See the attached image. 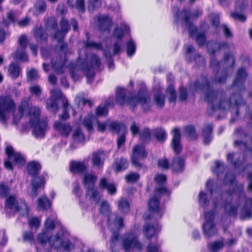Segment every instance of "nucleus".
Instances as JSON below:
<instances>
[{
  "label": "nucleus",
  "mask_w": 252,
  "mask_h": 252,
  "mask_svg": "<svg viewBox=\"0 0 252 252\" xmlns=\"http://www.w3.org/2000/svg\"><path fill=\"white\" fill-rule=\"evenodd\" d=\"M56 218V215H53L52 218H47L44 222V229L37 236V241L41 244L49 242L52 248L57 250L62 247L64 250L70 252L72 244L68 239H62V233L63 231V228L62 232L50 235L49 231L53 230L55 227V224L58 222Z\"/></svg>",
  "instance_id": "1"
},
{
  "label": "nucleus",
  "mask_w": 252,
  "mask_h": 252,
  "mask_svg": "<svg viewBox=\"0 0 252 252\" xmlns=\"http://www.w3.org/2000/svg\"><path fill=\"white\" fill-rule=\"evenodd\" d=\"M209 85L208 81L204 79V83L201 85L200 82H196L192 89L196 91L200 90L206 89L204 96V100L210 103L212 109L214 110L218 109L226 110L230 108L231 104H235L237 106H241L244 104L241 96L239 94H233L230 98L229 101L222 98V94L217 93L209 90Z\"/></svg>",
  "instance_id": "2"
},
{
  "label": "nucleus",
  "mask_w": 252,
  "mask_h": 252,
  "mask_svg": "<svg viewBox=\"0 0 252 252\" xmlns=\"http://www.w3.org/2000/svg\"><path fill=\"white\" fill-rule=\"evenodd\" d=\"M28 110H29L30 124L34 127L32 131L33 134L36 138L44 137L48 129L47 121L46 119H40V108L35 106L29 107L28 100H24L21 102L18 109L20 116H14V123L17 124L24 112Z\"/></svg>",
  "instance_id": "3"
},
{
  "label": "nucleus",
  "mask_w": 252,
  "mask_h": 252,
  "mask_svg": "<svg viewBox=\"0 0 252 252\" xmlns=\"http://www.w3.org/2000/svg\"><path fill=\"white\" fill-rule=\"evenodd\" d=\"M100 58L95 54L87 55L85 59H81L79 57L74 67L71 70L72 77L76 80L77 71H81L87 78V82L91 84L94 80L95 71L99 69L101 66Z\"/></svg>",
  "instance_id": "4"
},
{
  "label": "nucleus",
  "mask_w": 252,
  "mask_h": 252,
  "mask_svg": "<svg viewBox=\"0 0 252 252\" xmlns=\"http://www.w3.org/2000/svg\"><path fill=\"white\" fill-rule=\"evenodd\" d=\"M116 101L121 105H127L131 110H134L138 104L144 111L150 110L152 106L150 97L145 93L139 92L136 95L127 97L126 90L121 87L117 89Z\"/></svg>",
  "instance_id": "5"
},
{
  "label": "nucleus",
  "mask_w": 252,
  "mask_h": 252,
  "mask_svg": "<svg viewBox=\"0 0 252 252\" xmlns=\"http://www.w3.org/2000/svg\"><path fill=\"white\" fill-rule=\"evenodd\" d=\"M202 12L199 10H196L190 14L188 10L183 9L179 13H177L175 16L176 21L179 22L180 20L183 27L188 29L189 36L192 37L195 36L196 41L199 46H202L205 43V34L198 32L196 28L189 22V19L191 18H196Z\"/></svg>",
  "instance_id": "6"
},
{
  "label": "nucleus",
  "mask_w": 252,
  "mask_h": 252,
  "mask_svg": "<svg viewBox=\"0 0 252 252\" xmlns=\"http://www.w3.org/2000/svg\"><path fill=\"white\" fill-rule=\"evenodd\" d=\"M27 168L28 173L32 177V190L31 195L32 197H35L37 194V189L44 187L47 174L43 173L41 175L37 176L41 170V166L39 163L36 161L30 162L27 165Z\"/></svg>",
  "instance_id": "7"
},
{
  "label": "nucleus",
  "mask_w": 252,
  "mask_h": 252,
  "mask_svg": "<svg viewBox=\"0 0 252 252\" xmlns=\"http://www.w3.org/2000/svg\"><path fill=\"white\" fill-rule=\"evenodd\" d=\"M16 108V104L10 95L0 96V123L6 125L10 114Z\"/></svg>",
  "instance_id": "8"
},
{
  "label": "nucleus",
  "mask_w": 252,
  "mask_h": 252,
  "mask_svg": "<svg viewBox=\"0 0 252 252\" xmlns=\"http://www.w3.org/2000/svg\"><path fill=\"white\" fill-rule=\"evenodd\" d=\"M67 50V45L65 43L61 42L60 44V52L56 57L52 58V67L57 73H63L66 68Z\"/></svg>",
  "instance_id": "9"
},
{
  "label": "nucleus",
  "mask_w": 252,
  "mask_h": 252,
  "mask_svg": "<svg viewBox=\"0 0 252 252\" xmlns=\"http://www.w3.org/2000/svg\"><path fill=\"white\" fill-rule=\"evenodd\" d=\"M5 153L7 159L4 162V166L6 169L12 170V164L18 167L25 165L26 160L24 157L20 153L15 152L11 146L6 147Z\"/></svg>",
  "instance_id": "10"
},
{
  "label": "nucleus",
  "mask_w": 252,
  "mask_h": 252,
  "mask_svg": "<svg viewBox=\"0 0 252 252\" xmlns=\"http://www.w3.org/2000/svg\"><path fill=\"white\" fill-rule=\"evenodd\" d=\"M170 193V191H168L164 187L156 189L155 196L151 197L149 201L150 211L154 214L156 217H160L162 213V210L159 207L158 199L159 196L164 194L168 195Z\"/></svg>",
  "instance_id": "11"
},
{
  "label": "nucleus",
  "mask_w": 252,
  "mask_h": 252,
  "mask_svg": "<svg viewBox=\"0 0 252 252\" xmlns=\"http://www.w3.org/2000/svg\"><path fill=\"white\" fill-rule=\"evenodd\" d=\"M5 209L6 211L13 213L24 210L25 213L28 214L29 211L28 206L24 200H18L14 195H10L6 198Z\"/></svg>",
  "instance_id": "12"
},
{
  "label": "nucleus",
  "mask_w": 252,
  "mask_h": 252,
  "mask_svg": "<svg viewBox=\"0 0 252 252\" xmlns=\"http://www.w3.org/2000/svg\"><path fill=\"white\" fill-rule=\"evenodd\" d=\"M123 248L126 252H140L142 246L137 240V235L133 233H128L123 241Z\"/></svg>",
  "instance_id": "13"
},
{
  "label": "nucleus",
  "mask_w": 252,
  "mask_h": 252,
  "mask_svg": "<svg viewBox=\"0 0 252 252\" xmlns=\"http://www.w3.org/2000/svg\"><path fill=\"white\" fill-rule=\"evenodd\" d=\"M215 213L213 212H205V221L203 226V232L208 237H211L217 234L218 229L213 222Z\"/></svg>",
  "instance_id": "14"
},
{
  "label": "nucleus",
  "mask_w": 252,
  "mask_h": 252,
  "mask_svg": "<svg viewBox=\"0 0 252 252\" xmlns=\"http://www.w3.org/2000/svg\"><path fill=\"white\" fill-rule=\"evenodd\" d=\"M220 200L227 201L224 206V210L228 215L234 216L236 215L237 211L236 208L234 207L230 203L232 200L230 193L228 192L223 193L220 195V198L218 202V199L213 198V203L215 208L217 207L220 204Z\"/></svg>",
  "instance_id": "15"
},
{
  "label": "nucleus",
  "mask_w": 252,
  "mask_h": 252,
  "mask_svg": "<svg viewBox=\"0 0 252 252\" xmlns=\"http://www.w3.org/2000/svg\"><path fill=\"white\" fill-rule=\"evenodd\" d=\"M18 43L19 47L13 54V58L21 62H27L28 60V57L25 51L27 45V36L25 35L20 36Z\"/></svg>",
  "instance_id": "16"
},
{
  "label": "nucleus",
  "mask_w": 252,
  "mask_h": 252,
  "mask_svg": "<svg viewBox=\"0 0 252 252\" xmlns=\"http://www.w3.org/2000/svg\"><path fill=\"white\" fill-rule=\"evenodd\" d=\"M147 153L144 147L142 145H137L133 148L131 157L132 164L136 167H141L139 160L145 158Z\"/></svg>",
  "instance_id": "17"
},
{
  "label": "nucleus",
  "mask_w": 252,
  "mask_h": 252,
  "mask_svg": "<svg viewBox=\"0 0 252 252\" xmlns=\"http://www.w3.org/2000/svg\"><path fill=\"white\" fill-rule=\"evenodd\" d=\"M111 129L116 131L117 132L120 131L123 132L122 134L119 135L117 141V147L118 149H120L125 143L126 137L125 132L126 130V128L125 125L122 124L113 122L111 123Z\"/></svg>",
  "instance_id": "18"
},
{
  "label": "nucleus",
  "mask_w": 252,
  "mask_h": 252,
  "mask_svg": "<svg viewBox=\"0 0 252 252\" xmlns=\"http://www.w3.org/2000/svg\"><path fill=\"white\" fill-rule=\"evenodd\" d=\"M53 128L61 136L65 137H67L72 130V127L68 123L62 122L60 121L55 122Z\"/></svg>",
  "instance_id": "19"
},
{
  "label": "nucleus",
  "mask_w": 252,
  "mask_h": 252,
  "mask_svg": "<svg viewBox=\"0 0 252 252\" xmlns=\"http://www.w3.org/2000/svg\"><path fill=\"white\" fill-rule=\"evenodd\" d=\"M61 30L56 32L54 34V38L56 39L59 42H61L65 34L70 30V25L67 20L63 19L60 23Z\"/></svg>",
  "instance_id": "20"
},
{
  "label": "nucleus",
  "mask_w": 252,
  "mask_h": 252,
  "mask_svg": "<svg viewBox=\"0 0 252 252\" xmlns=\"http://www.w3.org/2000/svg\"><path fill=\"white\" fill-rule=\"evenodd\" d=\"M87 37L88 38V40L86 42L84 43V45L85 48H90V49H95L97 50H99L102 49L103 52V54L106 58H109L110 54V48L109 47H106V49L104 48H102V46L101 44L96 43L95 42L93 41L89 40V33H87Z\"/></svg>",
  "instance_id": "21"
},
{
  "label": "nucleus",
  "mask_w": 252,
  "mask_h": 252,
  "mask_svg": "<svg viewBox=\"0 0 252 252\" xmlns=\"http://www.w3.org/2000/svg\"><path fill=\"white\" fill-rule=\"evenodd\" d=\"M173 138L171 142L172 148L177 154L181 152L182 147L180 143V133L179 130L177 128H174L172 130Z\"/></svg>",
  "instance_id": "22"
},
{
  "label": "nucleus",
  "mask_w": 252,
  "mask_h": 252,
  "mask_svg": "<svg viewBox=\"0 0 252 252\" xmlns=\"http://www.w3.org/2000/svg\"><path fill=\"white\" fill-rule=\"evenodd\" d=\"M86 198L91 201L97 204L100 199V195L98 190L94 188L89 187L87 189Z\"/></svg>",
  "instance_id": "23"
},
{
  "label": "nucleus",
  "mask_w": 252,
  "mask_h": 252,
  "mask_svg": "<svg viewBox=\"0 0 252 252\" xmlns=\"http://www.w3.org/2000/svg\"><path fill=\"white\" fill-rule=\"evenodd\" d=\"M87 168L84 162L72 161L70 163V169L72 173H82L87 170Z\"/></svg>",
  "instance_id": "24"
},
{
  "label": "nucleus",
  "mask_w": 252,
  "mask_h": 252,
  "mask_svg": "<svg viewBox=\"0 0 252 252\" xmlns=\"http://www.w3.org/2000/svg\"><path fill=\"white\" fill-rule=\"evenodd\" d=\"M246 76L247 74L244 69H241L239 70L236 79L234 81L233 86L239 87L241 90L244 89L243 83Z\"/></svg>",
  "instance_id": "25"
},
{
  "label": "nucleus",
  "mask_w": 252,
  "mask_h": 252,
  "mask_svg": "<svg viewBox=\"0 0 252 252\" xmlns=\"http://www.w3.org/2000/svg\"><path fill=\"white\" fill-rule=\"evenodd\" d=\"M104 155L102 151H98L93 154L92 161L93 165L98 168H101L103 165V161L102 158Z\"/></svg>",
  "instance_id": "26"
},
{
  "label": "nucleus",
  "mask_w": 252,
  "mask_h": 252,
  "mask_svg": "<svg viewBox=\"0 0 252 252\" xmlns=\"http://www.w3.org/2000/svg\"><path fill=\"white\" fill-rule=\"evenodd\" d=\"M47 8L46 2L43 0H37L33 6V14L38 15L45 12Z\"/></svg>",
  "instance_id": "27"
},
{
  "label": "nucleus",
  "mask_w": 252,
  "mask_h": 252,
  "mask_svg": "<svg viewBox=\"0 0 252 252\" xmlns=\"http://www.w3.org/2000/svg\"><path fill=\"white\" fill-rule=\"evenodd\" d=\"M171 166L174 172L178 173L182 171L184 167V159L181 158H174Z\"/></svg>",
  "instance_id": "28"
},
{
  "label": "nucleus",
  "mask_w": 252,
  "mask_h": 252,
  "mask_svg": "<svg viewBox=\"0 0 252 252\" xmlns=\"http://www.w3.org/2000/svg\"><path fill=\"white\" fill-rule=\"evenodd\" d=\"M95 121H96V117L92 114H89L84 118L82 124L88 131H92L93 129V123Z\"/></svg>",
  "instance_id": "29"
},
{
  "label": "nucleus",
  "mask_w": 252,
  "mask_h": 252,
  "mask_svg": "<svg viewBox=\"0 0 252 252\" xmlns=\"http://www.w3.org/2000/svg\"><path fill=\"white\" fill-rule=\"evenodd\" d=\"M33 36L37 41H46L47 39V34L41 26L34 29Z\"/></svg>",
  "instance_id": "30"
},
{
  "label": "nucleus",
  "mask_w": 252,
  "mask_h": 252,
  "mask_svg": "<svg viewBox=\"0 0 252 252\" xmlns=\"http://www.w3.org/2000/svg\"><path fill=\"white\" fill-rule=\"evenodd\" d=\"M97 177L91 174H85L84 176L83 183L85 187L88 189L89 187L94 188V185L97 180Z\"/></svg>",
  "instance_id": "31"
},
{
  "label": "nucleus",
  "mask_w": 252,
  "mask_h": 252,
  "mask_svg": "<svg viewBox=\"0 0 252 252\" xmlns=\"http://www.w3.org/2000/svg\"><path fill=\"white\" fill-rule=\"evenodd\" d=\"M118 207L121 213L125 214L129 212L130 204L126 198L122 197L118 201Z\"/></svg>",
  "instance_id": "32"
},
{
  "label": "nucleus",
  "mask_w": 252,
  "mask_h": 252,
  "mask_svg": "<svg viewBox=\"0 0 252 252\" xmlns=\"http://www.w3.org/2000/svg\"><path fill=\"white\" fill-rule=\"evenodd\" d=\"M159 227H156L153 225L146 224L143 228V232L147 238H150L154 236L158 232Z\"/></svg>",
  "instance_id": "33"
},
{
  "label": "nucleus",
  "mask_w": 252,
  "mask_h": 252,
  "mask_svg": "<svg viewBox=\"0 0 252 252\" xmlns=\"http://www.w3.org/2000/svg\"><path fill=\"white\" fill-rule=\"evenodd\" d=\"M71 110L73 112V114L75 115V111L68 104L67 101L63 100V112L62 115H60L59 118L61 120H66L69 117L68 112Z\"/></svg>",
  "instance_id": "34"
},
{
  "label": "nucleus",
  "mask_w": 252,
  "mask_h": 252,
  "mask_svg": "<svg viewBox=\"0 0 252 252\" xmlns=\"http://www.w3.org/2000/svg\"><path fill=\"white\" fill-rule=\"evenodd\" d=\"M227 46V44L224 42L221 43L211 42L207 44L208 51L209 53L214 54L216 51Z\"/></svg>",
  "instance_id": "35"
},
{
  "label": "nucleus",
  "mask_w": 252,
  "mask_h": 252,
  "mask_svg": "<svg viewBox=\"0 0 252 252\" xmlns=\"http://www.w3.org/2000/svg\"><path fill=\"white\" fill-rule=\"evenodd\" d=\"M38 208L41 210H47L50 208L51 203L47 196H44L37 200Z\"/></svg>",
  "instance_id": "36"
},
{
  "label": "nucleus",
  "mask_w": 252,
  "mask_h": 252,
  "mask_svg": "<svg viewBox=\"0 0 252 252\" xmlns=\"http://www.w3.org/2000/svg\"><path fill=\"white\" fill-rule=\"evenodd\" d=\"M67 3L72 7H76L80 12L85 11V0H67Z\"/></svg>",
  "instance_id": "37"
},
{
  "label": "nucleus",
  "mask_w": 252,
  "mask_h": 252,
  "mask_svg": "<svg viewBox=\"0 0 252 252\" xmlns=\"http://www.w3.org/2000/svg\"><path fill=\"white\" fill-rule=\"evenodd\" d=\"M8 72L12 78L16 79L20 75L21 71L18 65L12 63L9 66Z\"/></svg>",
  "instance_id": "38"
},
{
  "label": "nucleus",
  "mask_w": 252,
  "mask_h": 252,
  "mask_svg": "<svg viewBox=\"0 0 252 252\" xmlns=\"http://www.w3.org/2000/svg\"><path fill=\"white\" fill-rule=\"evenodd\" d=\"M212 126L211 125L206 126L203 129V136L204 138V143L205 144H209L211 139V132Z\"/></svg>",
  "instance_id": "39"
},
{
  "label": "nucleus",
  "mask_w": 252,
  "mask_h": 252,
  "mask_svg": "<svg viewBox=\"0 0 252 252\" xmlns=\"http://www.w3.org/2000/svg\"><path fill=\"white\" fill-rule=\"evenodd\" d=\"M97 20L99 24V28L101 31H104L107 28L109 23V17L108 16L100 15L98 16Z\"/></svg>",
  "instance_id": "40"
},
{
  "label": "nucleus",
  "mask_w": 252,
  "mask_h": 252,
  "mask_svg": "<svg viewBox=\"0 0 252 252\" xmlns=\"http://www.w3.org/2000/svg\"><path fill=\"white\" fill-rule=\"evenodd\" d=\"M115 170L117 172L126 169L128 167V162L126 159L121 158L116 161Z\"/></svg>",
  "instance_id": "41"
},
{
  "label": "nucleus",
  "mask_w": 252,
  "mask_h": 252,
  "mask_svg": "<svg viewBox=\"0 0 252 252\" xmlns=\"http://www.w3.org/2000/svg\"><path fill=\"white\" fill-rule=\"evenodd\" d=\"M50 98L57 101L60 99H62L63 101V99L65 101H67L66 98L63 97L61 91L59 89H55L51 91V95Z\"/></svg>",
  "instance_id": "42"
},
{
  "label": "nucleus",
  "mask_w": 252,
  "mask_h": 252,
  "mask_svg": "<svg viewBox=\"0 0 252 252\" xmlns=\"http://www.w3.org/2000/svg\"><path fill=\"white\" fill-rule=\"evenodd\" d=\"M47 107L49 111L56 113L59 110L57 101L50 98L47 101Z\"/></svg>",
  "instance_id": "43"
},
{
  "label": "nucleus",
  "mask_w": 252,
  "mask_h": 252,
  "mask_svg": "<svg viewBox=\"0 0 252 252\" xmlns=\"http://www.w3.org/2000/svg\"><path fill=\"white\" fill-rule=\"evenodd\" d=\"M154 102L158 107H162L164 104L165 97L158 92L154 95Z\"/></svg>",
  "instance_id": "44"
},
{
  "label": "nucleus",
  "mask_w": 252,
  "mask_h": 252,
  "mask_svg": "<svg viewBox=\"0 0 252 252\" xmlns=\"http://www.w3.org/2000/svg\"><path fill=\"white\" fill-rule=\"evenodd\" d=\"M167 95L168 96L170 102L174 103L176 99V94L173 86H169L166 91Z\"/></svg>",
  "instance_id": "45"
},
{
  "label": "nucleus",
  "mask_w": 252,
  "mask_h": 252,
  "mask_svg": "<svg viewBox=\"0 0 252 252\" xmlns=\"http://www.w3.org/2000/svg\"><path fill=\"white\" fill-rule=\"evenodd\" d=\"M57 27V21L55 18L50 17L47 19L46 23L47 30L51 29L56 30Z\"/></svg>",
  "instance_id": "46"
},
{
  "label": "nucleus",
  "mask_w": 252,
  "mask_h": 252,
  "mask_svg": "<svg viewBox=\"0 0 252 252\" xmlns=\"http://www.w3.org/2000/svg\"><path fill=\"white\" fill-rule=\"evenodd\" d=\"M136 45L132 40H129L127 43L126 52L127 56L131 57L135 52Z\"/></svg>",
  "instance_id": "47"
},
{
  "label": "nucleus",
  "mask_w": 252,
  "mask_h": 252,
  "mask_svg": "<svg viewBox=\"0 0 252 252\" xmlns=\"http://www.w3.org/2000/svg\"><path fill=\"white\" fill-rule=\"evenodd\" d=\"M101 5V0H89L88 9L90 11H93L95 9L98 8Z\"/></svg>",
  "instance_id": "48"
},
{
  "label": "nucleus",
  "mask_w": 252,
  "mask_h": 252,
  "mask_svg": "<svg viewBox=\"0 0 252 252\" xmlns=\"http://www.w3.org/2000/svg\"><path fill=\"white\" fill-rule=\"evenodd\" d=\"M154 135L159 141L164 140L167 137L166 133L164 129L158 128L155 129Z\"/></svg>",
  "instance_id": "49"
},
{
  "label": "nucleus",
  "mask_w": 252,
  "mask_h": 252,
  "mask_svg": "<svg viewBox=\"0 0 252 252\" xmlns=\"http://www.w3.org/2000/svg\"><path fill=\"white\" fill-rule=\"evenodd\" d=\"M199 203L200 205L203 208H205L209 204L206 194L203 191H200L199 194Z\"/></svg>",
  "instance_id": "50"
},
{
  "label": "nucleus",
  "mask_w": 252,
  "mask_h": 252,
  "mask_svg": "<svg viewBox=\"0 0 252 252\" xmlns=\"http://www.w3.org/2000/svg\"><path fill=\"white\" fill-rule=\"evenodd\" d=\"M73 138L77 142H81L84 141L85 137L81 130L78 128L74 130L73 134Z\"/></svg>",
  "instance_id": "51"
},
{
  "label": "nucleus",
  "mask_w": 252,
  "mask_h": 252,
  "mask_svg": "<svg viewBox=\"0 0 252 252\" xmlns=\"http://www.w3.org/2000/svg\"><path fill=\"white\" fill-rule=\"evenodd\" d=\"M30 92L32 95L37 97H39L42 93V89L39 85H33L30 87Z\"/></svg>",
  "instance_id": "52"
},
{
  "label": "nucleus",
  "mask_w": 252,
  "mask_h": 252,
  "mask_svg": "<svg viewBox=\"0 0 252 252\" xmlns=\"http://www.w3.org/2000/svg\"><path fill=\"white\" fill-rule=\"evenodd\" d=\"M140 139L143 142L148 141L151 138L150 130L148 128H145L140 133Z\"/></svg>",
  "instance_id": "53"
},
{
  "label": "nucleus",
  "mask_w": 252,
  "mask_h": 252,
  "mask_svg": "<svg viewBox=\"0 0 252 252\" xmlns=\"http://www.w3.org/2000/svg\"><path fill=\"white\" fill-rule=\"evenodd\" d=\"M100 212L104 216H109V205L107 202L102 201L100 206Z\"/></svg>",
  "instance_id": "54"
},
{
  "label": "nucleus",
  "mask_w": 252,
  "mask_h": 252,
  "mask_svg": "<svg viewBox=\"0 0 252 252\" xmlns=\"http://www.w3.org/2000/svg\"><path fill=\"white\" fill-rule=\"evenodd\" d=\"M108 114V110L105 105H100L96 109V115L97 117L104 116Z\"/></svg>",
  "instance_id": "55"
},
{
  "label": "nucleus",
  "mask_w": 252,
  "mask_h": 252,
  "mask_svg": "<svg viewBox=\"0 0 252 252\" xmlns=\"http://www.w3.org/2000/svg\"><path fill=\"white\" fill-rule=\"evenodd\" d=\"M124 29L122 28H117L114 30L113 35L116 38L120 39L122 37L125 32L128 31V27L126 26H124Z\"/></svg>",
  "instance_id": "56"
},
{
  "label": "nucleus",
  "mask_w": 252,
  "mask_h": 252,
  "mask_svg": "<svg viewBox=\"0 0 252 252\" xmlns=\"http://www.w3.org/2000/svg\"><path fill=\"white\" fill-rule=\"evenodd\" d=\"M72 193L79 199L80 198L82 193V191L80 188L79 184L78 182H75L73 184Z\"/></svg>",
  "instance_id": "57"
},
{
  "label": "nucleus",
  "mask_w": 252,
  "mask_h": 252,
  "mask_svg": "<svg viewBox=\"0 0 252 252\" xmlns=\"http://www.w3.org/2000/svg\"><path fill=\"white\" fill-rule=\"evenodd\" d=\"M223 247V242L222 240L216 241L211 244L210 247L213 252H216L222 249Z\"/></svg>",
  "instance_id": "58"
},
{
  "label": "nucleus",
  "mask_w": 252,
  "mask_h": 252,
  "mask_svg": "<svg viewBox=\"0 0 252 252\" xmlns=\"http://www.w3.org/2000/svg\"><path fill=\"white\" fill-rule=\"evenodd\" d=\"M40 223V220L36 217L31 218L29 220V224L31 228H37Z\"/></svg>",
  "instance_id": "59"
},
{
  "label": "nucleus",
  "mask_w": 252,
  "mask_h": 252,
  "mask_svg": "<svg viewBox=\"0 0 252 252\" xmlns=\"http://www.w3.org/2000/svg\"><path fill=\"white\" fill-rule=\"evenodd\" d=\"M226 78V75L224 72H218L215 76L214 82L216 83H224Z\"/></svg>",
  "instance_id": "60"
},
{
  "label": "nucleus",
  "mask_w": 252,
  "mask_h": 252,
  "mask_svg": "<svg viewBox=\"0 0 252 252\" xmlns=\"http://www.w3.org/2000/svg\"><path fill=\"white\" fill-rule=\"evenodd\" d=\"M139 175L136 173H130L126 176V179L128 182H134L139 178Z\"/></svg>",
  "instance_id": "61"
},
{
  "label": "nucleus",
  "mask_w": 252,
  "mask_h": 252,
  "mask_svg": "<svg viewBox=\"0 0 252 252\" xmlns=\"http://www.w3.org/2000/svg\"><path fill=\"white\" fill-rule=\"evenodd\" d=\"M185 132L186 134L190 138L195 137V130L193 126H189L185 128Z\"/></svg>",
  "instance_id": "62"
},
{
  "label": "nucleus",
  "mask_w": 252,
  "mask_h": 252,
  "mask_svg": "<svg viewBox=\"0 0 252 252\" xmlns=\"http://www.w3.org/2000/svg\"><path fill=\"white\" fill-rule=\"evenodd\" d=\"M27 78L29 81L36 80L38 78L37 71L35 69H32L27 72Z\"/></svg>",
  "instance_id": "63"
},
{
  "label": "nucleus",
  "mask_w": 252,
  "mask_h": 252,
  "mask_svg": "<svg viewBox=\"0 0 252 252\" xmlns=\"http://www.w3.org/2000/svg\"><path fill=\"white\" fill-rule=\"evenodd\" d=\"M234 58L230 55H225L224 56V63L228 67H232L234 63Z\"/></svg>",
  "instance_id": "64"
}]
</instances>
